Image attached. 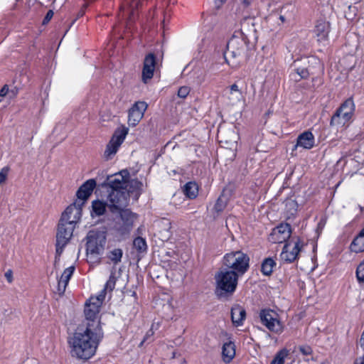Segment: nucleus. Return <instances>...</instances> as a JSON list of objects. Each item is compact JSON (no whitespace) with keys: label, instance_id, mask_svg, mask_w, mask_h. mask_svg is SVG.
<instances>
[{"label":"nucleus","instance_id":"412c9836","mask_svg":"<svg viewBox=\"0 0 364 364\" xmlns=\"http://www.w3.org/2000/svg\"><path fill=\"white\" fill-rule=\"evenodd\" d=\"M246 318L244 308L240 305H235L231 309V318L234 326H240Z\"/></svg>","mask_w":364,"mask_h":364},{"label":"nucleus","instance_id":"79ce46f5","mask_svg":"<svg viewBox=\"0 0 364 364\" xmlns=\"http://www.w3.org/2000/svg\"><path fill=\"white\" fill-rule=\"evenodd\" d=\"M299 351L304 355H311L312 353V349L309 346H301L299 348Z\"/></svg>","mask_w":364,"mask_h":364},{"label":"nucleus","instance_id":"dca6fc26","mask_svg":"<svg viewBox=\"0 0 364 364\" xmlns=\"http://www.w3.org/2000/svg\"><path fill=\"white\" fill-rule=\"evenodd\" d=\"M147 104L145 102L139 101L135 102L129 110L128 124L131 127L136 126L144 117L147 109Z\"/></svg>","mask_w":364,"mask_h":364},{"label":"nucleus","instance_id":"ddd939ff","mask_svg":"<svg viewBox=\"0 0 364 364\" xmlns=\"http://www.w3.org/2000/svg\"><path fill=\"white\" fill-rule=\"evenodd\" d=\"M129 178V172L127 169H124L118 173L107 176L103 186H108L111 188V191H126L125 187Z\"/></svg>","mask_w":364,"mask_h":364},{"label":"nucleus","instance_id":"aec40b11","mask_svg":"<svg viewBox=\"0 0 364 364\" xmlns=\"http://www.w3.org/2000/svg\"><path fill=\"white\" fill-rule=\"evenodd\" d=\"M75 271V267L70 266L66 268L58 282V291L59 294H63L68 284V282Z\"/></svg>","mask_w":364,"mask_h":364},{"label":"nucleus","instance_id":"603ef678","mask_svg":"<svg viewBox=\"0 0 364 364\" xmlns=\"http://www.w3.org/2000/svg\"><path fill=\"white\" fill-rule=\"evenodd\" d=\"M279 19H280V21H282V23H284V22L285 21V18H284V16H282V15H281V16H279Z\"/></svg>","mask_w":364,"mask_h":364},{"label":"nucleus","instance_id":"58836bf2","mask_svg":"<svg viewBox=\"0 0 364 364\" xmlns=\"http://www.w3.org/2000/svg\"><path fill=\"white\" fill-rule=\"evenodd\" d=\"M296 73L299 77V78L295 77L296 80H299V79L306 78L309 76V71L305 68H296Z\"/></svg>","mask_w":364,"mask_h":364},{"label":"nucleus","instance_id":"6ab92c4d","mask_svg":"<svg viewBox=\"0 0 364 364\" xmlns=\"http://www.w3.org/2000/svg\"><path fill=\"white\" fill-rule=\"evenodd\" d=\"M156 67V58L154 54L149 53L147 55L144 61V66L142 70V80L146 82L149 80L151 79L154 75V72Z\"/></svg>","mask_w":364,"mask_h":364},{"label":"nucleus","instance_id":"5fc2aeb1","mask_svg":"<svg viewBox=\"0 0 364 364\" xmlns=\"http://www.w3.org/2000/svg\"><path fill=\"white\" fill-rule=\"evenodd\" d=\"M321 364H328V363H327V362H323V363H321Z\"/></svg>","mask_w":364,"mask_h":364},{"label":"nucleus","instance_id":"c756f323","mask_svg":"<svg viewBox=\"0 0 364 364\" xmlns=\"http://www.w3.org/2000/svg\"><path fill=\"white\" fill-rule=\"evenodd\" d=\"M92 213L97 216L102 215L106 210V203L101 200H94L92 204Z\"/></svg>","mask_w":364,"mask_h":364},{"label":"nucleus","instance_id":"1a4fd4ad","mask_svg":"<svg viewBox=\"0 0 364 364\" xmlns=\"http://www.w3.org/2000/svg\"><path fill=\"white\" fill-rule=\"evenodd\" d=\"M262 323L270 331L280 334L284 330V326L280 321L278 314L271 309L262 310L259 314Z\"/></svg>","mask_w":364,"mask_h":364},{"label":"nucleus","instance_id":"f03ea898","mask_svg":"<svg viewBox=\"0 0 364 364\" xmlns=\"http://www.w3.org/2000/svg\"><path fill=\"white\" fill-rule=\"evenodd\" d=\"M128 193L123 190L110 191L107 196V206L111 212L119 213V220L116 224V230L122 236L127 235L131 231L136 215L129 209H124L128 205Z\"/></svg>","mask_w":364,"mask_h":364},{"label":"nucleus","instance_id":"09e8293b","mask_svg":"<svg viewBox=\"0 0 364 364\" xmlns=\"http://www.w3.org/2000/svg\"><path fill=\"white\" fill-rule=\"evenodd\" d=\"M360 343L361 347H363L364 348V331L362 333V335H361V337L360 339Z\"/></svg>","mask_w":364,"mask_h":364},{"label":"nucleus","instance_id":"b1692460","mask_svg":"<svg viewBox=\"0 0 364 364\" xmlns=\"http://www.w3.org/2000/svg\"><path fill=\"white\" fill-rule=\"evenodd\" d=\"M235 356V346L232 341H228L223 345L222 358L223 360L229 363Z\"/></svg>","mask_w":364,"mask_h":364},{"label":"nucleus","instance_id":"c03bdc74","mask_svg":"<svg viewBox=\"0 0 364 364\" xmlns=\"http://www.w3.org/2000/svg\"><path fill=\"white\" fill-rule=\"evenodd\" d=\"M53 11L52 10H49L47 12V14L43 21V23L46 24V23H48L50 21V19L53 18Z\"/></svg>","mask_w":364,"mask_h":364},{"label":"nucleus","instance_id":"20e7f679","mask_svg":"<svg viewBox=\"0 0 364 364\" xmlns=\"http://www.w3.org/2000/svg\"><path fill=\"white\" fill-rule=\"evenodd\" d=\"M239 277L238 273L234 271L227 268L221 269L215 276L216 291L220 294H232L236 289Z\"/></svg>","mask_w":364,"mask_h":364},{"label":"nucleus","instance_id":"a19ab883","mask_svg":"<svg viewBox=\"0 0 364 364\" xmlns=\"http://www.w3.org/2000/svg\"><path fill=\"white\" fill-rule=\"evenodd\" d=\"M189 92H190V88L186 86H183L179 88V90L178 91V97H180L181 98H185L188 96Z\"/></svg>","mask_w":364,"mask_h":364},{"label":"nucleus","instance_id":"c9c22d12","mask_svg":"<svg viewBox=\"0 0 364 364\" xmlns=\"http://www.w3.org/2000/svg\"><path fill=\"white\" fill-rule=\"evenodd\" d=\"M134 247L139 251V252H144L146 250V243L144 239L142 237H136L133 242Z\"/></svg>","mask_w":364,"mask_h":364},{"label":"nucleus","instance_id":"7c9ffc66","mask_svg":"<svg viewBox=\"0 0 364 364\" xmlns=\"http://www.w3.org/2000/svg\"><path fill=\"white\" fill-rule=\"evenodd\" d=\"M122 255V250L119 248H115L108 253L107 257L114 264H117L121 262Z\"/></svg>","mask_w":364,"mask_h":364},{"label":"nucleus","instance_id":"423d86ee","mask_svg":"<svg viewBox=\"0 0 364 364\" xmlns=\"http://www.w3.org/2000/svg\"><path fill=\"white\" fill-rule=\"evenodd\" d=\"M104 300L105 294L103 292L100 293L97 296H91L85 303L84 310L86 321L85 325H92L96 323L98 324L99 328H102L98 314Z\"/></svg>","mask_w":364,"mask_h":364},{"label":"nucleus","instance_id":"f257e3e1","mask_svg":"<svg viewBox=\"0 0 364 364\" xmlns=\"http://www.w3.org/2000/svg\"><path fill=\"white\" fill-rule=\"evenodd\" d=\"M102 337V329L96 323L79 326L69 341L72 356L84 360L91 358Z\"/></svg>","mask_w":364,"mask_h":364},{"label":"nucleus","instance_id":"c85d7f7f","mask_svg":"<svg viewBox=\"0 0 364 364\" xmlns=\"http://www.w3.org/2000/svg\"><path fill=\"white\" fill-rule=\"evenodd\" d=\"M191 77L195 83L200 85L205 80L206 73L202 68H198L193 70Z\"/></svg>","mask_w":364,"mask_h":364},{"label":"nucleus","instance_id":"4c0bfd02","mask_svg":"<svg viewBox=\"0 0 364 364\" xmlns=\"http://www.w3.org/2000/svg\"><path fill=\"white\" fill-rule=\"evenodd\" d=\"M356 276L358 281L364 282V259L357 268Z\"/></svg>","mask_w":364,"mask_h":364},{"label":"nucleus","instance_id":"9b49d317","mask_svg":"<svg viewBox=\"0 0 364 364\" xmlns=\"http://www.w3.org/2000/svg\"><path fill=\"white\" fill-rule=\"evenodd\" d=\"M82 205L83 203L75 200L64 210L59 221L65 225L76 227L82 216Z\"/></svg>","mask_w":364,"mask_h":364},{"label":"nucleus","instance_id":"f704fd0d","mask_svg":"<svg viewBox=\"0 0 364 364\" xmlns=\"http://www.w3.org/2000/svg\"><path fill=\"white\" fill-rule=\"evenodd\" d=\"M116 280H117V279L115 277V273L112 272L108 281L106 282V284L105 285L104 289L100 293L104 292L105 297L107 291H112L114 289L115 284H116Z\"/></svg>","mask_w":364,"mask_h":364},{"label":"nucleus","instance_id":"a18cd8bd","mask_svg":"<svg viewBox=\"0 0 364 364\" xmlns=\"http://www.w3.org/2000/svg\"><path fill=\"white\" fill-rule=\"evenodd\" d=\"M264 61H265L264 69L267 70L268 68H270V65L272 64V59L267 56L262 60V62Z\"/></svg>","mask_w":364,"mask_h":364},{"label":"nucleus","instance_id":"7ed1b4c3","mask_svg":"<svg viewBox=\"0 0 364 364\" xmlns=\"http://www.w3.org/2000/svg\"><path fill=\"white\" fill-rule=\"evenodd\" d=\"M228 51L225 58L232 67L237 66L248 55L249 44L247 36L241 31H236L227 44Z\"/></svg>","mask_w":364,"mask_h":364},{"label":"nucleus","instance_id":"a211bd4d","mask_svg":"<svg viewBox=\"0 0 364 364\" xmlns=\"http://www.w3.org/2000/svg\"><path fill=\"white\" fill-rule=\"evenodd\" d=\"M97 186L96 181L93 178L87 180L85 183H83L76 193L77 202L83 203L89 198L91 196L93 190Z\"/></svg>","mask_w":364,"mask_h":364},{"label":"nucleus","instance_id":"473e14b6","mask_svg":"<svg viewBox=\"0 0 364 364\" xmlns=\"http://www.w3.org/2000/svg\"><path fill=\"white\" fill-rule=\"evenodd\" d=\"M288 355L289 350L287 348L280 350L277 353L270 364H284Z\"/></svg>","mask_w":364,"mask_h":364},{"label":"nucleus","instance_id":"cd10ccee","mask_svg":"<svg viewBox=\"0 0 364 364\" xmlns=\"http://www.w3.org/2000/svg\"><path fill=\"white\" fill-rule=\"evenodd\" d=\"M275 265L276 262L273 259L267 258L263 261L262 264L261 271L264 275H270L272 273Z\"/></svg>","mask_w":364,"mask_h":364},{"label":"nucleus","instance_id":"393cba45","mask_svg":"<svg viewBox=\"0 0 364 364\" xmlns=\"http://www.w3.org/2000/svg\"><path fill=\"white\" fill-rule=\"evenodd\" d=\"M183 191L187 198L193 199L198 194V186L196 182H188L184 185Z\"/></svg>","mask_w":364,"mask_h":364},{"label":"nucleus","instance_id":"e433bc0d","mask_svg":"<svg viewBox=\"0 0 364 364\" xmlns=\"http://www.w3.org/2000/svg\"><path fill=\"white\" fill-rule=\"evenodd\" d=\"M226 205H227V197L224 194H223L222 196H220L218 198V199L215 205V210L217 212H221L224 210Z\"/></svg>","mask_w":364,"mask_h":364},{"label":"nucleus","instance_id":"49530a36","mask_svg":"<svg viewBox=\"0 0 364 364\" xmlns=\"http://www.w3.org/2000/svg\"><path fill=\"white\" fill-rule=\"evenodd\" d=\"M227 0H215V4L218 8H220Z\"/></svg>","mask_w":364,"mask_h":364},{"label":"nucleus","instance_id":"3c124183","mask_svg":"<svg viewBox=\"0 0 364 364\" xmlns=\"http://www.w3.org/2000/svg\"><path fill=\"white\" fill-rule=\"evenodd\" d=\"M252 0H243V3L245 4V6H249Z\"/></svg>","mask_w":364,"mask_h":364},{"label":"nucleus","instance_id":"4be33fe9","mask_svg":"<svg viewBox=\"0 0 364 364\" xmlns=\"http://www.w3.org/2000/svg\"><path fill=\"white\" fill-rule=\"evenodd\" d=\"M314 145V136L311 132H304L301 134L296 141V146L310 149Z\"/></svg>","mask_w":364,"mask_h":364},{"label":"nucleus","instance_id":"4468645a","mask_svg":"<svg viewBox=\"0 0 364 364\" xmlns=\"http://www.w3.org/2000/svg\"><path fill=\"white\" fill-rule=\"evenodd\" d=\"M302 247L303 243L299 238L296 240H292L284 246L280 254L281 259L289 263L293 262L297 259Z\"/></svg>","mask_w":364,"mask_h":364},{"label":"nucleus","instance_id":"0eeeda50","mask_svg":"<svg viewBox=\"0 0 364 364\" xmlns=\"http://www.w3.org/2000/svg\"><path fill=\"white\" fill-rule=\"evenodd\" d=\"M106 243L105 231L90 230L87 235V254L88 256L97 257L102 253Z\"/></svg>","mask_w":364,"mask_h":364},{"label":"nucleus","instance_id":"a878e982","mask_svg":"<svg viewBox=\"0 0 364 364\" xmlns=\"http://www.w3.org/2000/svg\"><path fill=\"white\" fill-rule=\"evenodd\" d=\"M350 249L355 252H361L364 251V228L353 240L350 245Z\"/></svg>","mask_w":364,"mask_h":364},{"label":"nucleus","instance_id":"39448f33","mask_svg":"<svg viewBox=\"0 0 364 364\" xmlns=\"http://www.w3.org/2000/svg\"><path fill=\"white\" fill-rule=\"evenodd\" d=\"M249 257L241 251L227 253L223 257V264L228 269L243 275L249 268Z\"/></svg>","mask_w":364,"mask_h":364},{"label":"nucleus","instance_id":"5701e85b","mask_svg":"<svg viewBox=\"0 0 364 364\" xmlns=\"http://www.w3.org/2000/svg\"><path fill=\"white\" fill-rule=\"evenodd\" d=\"M143 183L137 179L128 180L125 190L128 193V197H129V193H131L137 199L143 191Z\"/></svg>","mask_w":364,"mask_h":364},{"label":"nucleus","instance_id":"864d4df0","mask_svg":"<svg viewBox=\"0 0 364 364\" xmlns=\"http://www.w3.org/2000/svg\"><path fill=\"white\" fill-rule=\"evenodd\" d=\"M229 97H231V98H232V97H235V94H230V93H229V97H228V98H229Z\"/></svg>","mask_w":364,"mask_h":364},{"label":"nucleus","instance_id":"ea45409f","mask_svg":"<svg viewBox=\"0 0 364 364\" xmlns=\"http://www.w3.org/2000/svg\"><path fill=\"white\" fill-rule=\"evenodd\" d=\"M159 323H152L151 329L149 331H148V332L145 335L143 341L140 343V346H142L143 343L148 339V338H149L150 336L154 335V328L157 329L159 328Z\"/></svg>","mask_w":364,"mask_h":364},{"label":"nucleus","instance_id":"bb28decb","mask_svg":"<svg viewBox=\"0 0 364 364\" xmlns=\"http://www.w3.org/2000/svg\"><path fill=\"white\" fill-rule=\"evenodd\" d=\"M140 0H132L127 2V6H123V15H127L129 21L132 20L134 16V10L138 8Z\"/></svg>","mask_w":364,"mask_h":364},{"label":"nucleus","instance_id":"37998d69","mask_svg":"<svg viewBox=\"0 0 364 364\" xmlns=\"http://www.w3.org/2000/svg\"><path fill=\"white\" fill-rule=\"evenodd\" d=\"M8 175V168H3L0 171V184L4 182L7 178Z\"/></svg>","mask_w":364,"mask_h":364},{"label":"nucleus","instance_id":"2f4dec72","mask_svg":"<svg viewBox=\"0 0 364 364\" xmlns=\"http://www.w3.org/2000/svg\"><path fill=\"white\" fill-rule=\"evenodd\" d=\"M230 94H235V97H229V100L232 105L240 102L242 98V92L236 84L230 87Z\"/></svg>","mask_w":364,"mask_h":364},{"label":"nucleus","instance_id":"9d476101","mask_svg":"<svg viewBox=\"0 0 364 364\" xmlns=\"http://www.w3.org/2000/svg\"><path fill=\"white\" fill-rule=\"evenodd\" d=\"M75 228L59 221L56 233V257H60L63 252L64 247L71 239Z\"/></svg>","mask_w":364,"mask_h":364},{"label":"nucleus","instance_id":"de8ad7c7","mask_svg":"<svg viewBox=\"0 0 364 364\" xmlns=\"http://www.w3.org/2000/svg\"><path fill=\"white\" fill-rule=\"evenodd\" d=\"M354 364H364V358L356 359Z\"/></svg>","mask_w":364,"mask_h":364},{"label":"nucleus","instance_id":"2eb2a0df","mask_svg":"<svg viewBox=\"0 0 364 364\" xmlns=\"http://www.w3.org/2000/svg\"><path fill=\"white\" fill-rule=\"evenodd\" d=\"M291 234V226L288 223H281L274 228L269 236L272 243H282L289 239Z\"/></svg>","mask_w":364,"mask_h":364},{"label":"nucleus","instance_id":"6e6552de","mask_svg":"<svg viewBox=\"0 0 364 364\" xmlns=\"http://www.w3.org/2000/svg\"><path fill=\"white\" fill-rule=\"evenodd\" d=\"M354 107L353 101L351 99L346 100L332 117L331 124L337 127L345 126L350 120Z\"/></svg>","mask_w":364,"mask_h":364},{"label":"nucleus","instance_id":"f3484780","mask_svg":"<svg viewBox=\"0 0 364 364\" xmlns=\"http://www.w3.org/2000/svg\"><path fill=\"white\" fill-rule=\"evenodd\" d=\"M331 26L328 21L319 19L316 21L314 33L318 43L326 45L328 41Z\"/></svg>","mask_w":364,"mask_h":364},{"label":"nucleus","instance_id":"8fccbe9b","mask_svg":"<svg viewBox=\"0 0 364 364\" xmlns=\"http://www.w3.org/2000/svg\"><path fill=\"white\" fill-rule=\"evenodd\" d=\"M6 90L5 87H3L1 90H0V96H4L6 95Z\"/></svg>","mask_w":364,"mask_h":364},{"label":"nucleus","instance_id":"72a5a7b5","mask_svg":"<svg viewBox=\"0 0 364 364\" xmlns=\"http://www.w3.org/2000/svg\"><path fill=\"white\" fill-rule=\"evenodd\" d=\"M285 209L287 212L288 217L290 218L291 216H294L297 212L298 204L294 200H287L285 201Z\"/></svg>","mask_w":364,"mask_h":364},{"label":"nucleus","instance_id":"f8f14e48","mask_svg":"<svg viewBox=\"0 0 364 364\" xmlns=\"http://www.w3.org/2000/svg\"><path fill=\"white\" fill-rule=\"evenodd\" d=\"M128 131V128L122 126L114 132L105 151V156L107 159L112 158L117 153L118 149L124 141Z\"/></svg>","mask_w":364,"mask_h":364}]
</instances>
